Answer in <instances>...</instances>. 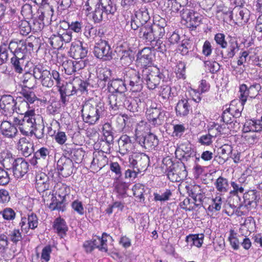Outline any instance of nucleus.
Listing matches in <instances>:
<instances>
[{
  "label": "nucleus",
  "mask_w": 262,
  "mask_h": 262,
  "mask_svg": "<svg viewBox=\"0 0 262 262\" xmlns=\"http://www.w3.org/2000/svg\"><path fill=\"white\" fill-rule=\"evenodd\" d=\"M50 150L46 147H41L37 150L35 154V157L37 159H46L49 155Z\"/></svg>",
  "instance_id": "obj_61"
},
{
  "label": "nucleus",
  "mask_w": 262,
  "mask_h": 262,
  "mask_svg": "<svg viewBox=\"0 0 262 262\" xmlns=\"http://www.w3.org/2000/svg\"><path fill=\"white\" fill-rule=\"evenodd\" d=\"M1 134L6 138L12 139L18 134L16 126L7 121L2 122L0 125Z\"/></svg>",
  "instance_id": "obj_18"
},
{
  "label": "nucleus",
  "mask_w": 262,
  "mask_h": 262,
  "mask_svg": "<svg viewBox=\"0 0 262 262\" xmlns=\"http://www.w3.org/2000/svg\"><path fill=\"white\" fill-rule=\"evenodd\" d=\"M181 22L189 28H195L200 24L198 17H182Z\"/></svg>",
  "instance_id": "obj_44"
},
{
  "label": "nucleus",
  "mask_w": 262,
  "mask_h": 262,
  "mask_svg": "<svg viewBox=\"0 0 262 262\" xmlns=\"http://www.w3.org/2000/svg\"><path fill=\"white\" fill-rule=\"evenodd\" d=\"M261 89L260 84L256 82L253 83L249 87L245 84L241 85L239 88V98H240L242 104H245L248 97L250 98H255L258 95Z\"/></svg>",
  "instance_id": "obj_8"
},
{
  "label": "nucleus",
  "mask_w": 262,
  "mask_h": 262,
  "mask_svg": "<svg viewBox=\"0 0 262 262\" xmlns=\"http://www.w3.org/2000/svg\"><path fill=\"white\" fill-rule=\"evenodd\" d=\"M243 132H262V115L260 120H247L244 123Z\"/></svg>",
  "instance_id": "obj_22"
},
{
  "label": "nucleus",
  "mask_w": 262,
  "mask_h": 262,
  "mask_svg": "<svg viewBox=\"0 0 262 262\" xmlns=\"http://www.w3.org/2000/svg\"><path fill=\"white\" fill-rule=\"evenodd\" d=\"M113 185L117 191L121 194L126 193L128 188V184L122 181L120 178H115Z\"/></svg>",
  "instance_id": "obj_39"
},
{
  "label": "nucleus",
  "mask_w": 262,
  "mask_h": 262,
  "mask_svg": "<svg viewBox=\"0 0 262 262\" xmlns=\"http://www.w3.org/2000/svg\"><path fill=\"white\" fill-rule=\"evenodd\" d=\"M81 111L83 121L90 125H94L104 115L105 108L102 103L93 104L88 102L84 104Z\"/></svg>",
  "instance_id": "obj_2"
},
{
  "label": "nucleus",
  "mask_w": 262,
  "mask_h": 262,
  "mask_svg": "<svg viewBox=\"0 0 262 262\" xmlns=\"http://www.w3.org/2000/svg\"><path fill=\"white\" fill-rule=\"evenodd\" d=\"M171 195V192L170 190L167 189L164 192L161 193H154V199L156 201L164 202L168 201Z\"/></svg>",
  "instance_id": "obj_49"
},
{
  "label": "nucleus",
  "mask_w": 262,
  "mask_h": 262,
  "mask_svg": "<svg viewBox=\"0 0 262 262\" xmlns=\"http://www.w3.org/2000/svg\"><path fill=\"white\" fill-rule=\"evenodd\" d=\"M228 239L233 249L235 250L239 249L241 242L237 237L236 234L234 233L233 231H230Z\"/></svg>",
  "instance_id": "obj_45"
},
{
  "label": "nucleus",
  "mask_w": 262,
  "mask_h": 262,
  "mask_svg": "<svg viewBox=\"0 0 262 262\" xmlns=\"http://www.w3.org/2000/svg\"><path fill=\"white\" fill-rule=\"evenodd\" d=\"M72 209L79 215H83L84 213V209L83 204L81 201L78 200L73 201L71 204Z\"/></svg>",
  "instance_id": "obj_56"
},
{
  "label": "nucleus",
  "mask_w": 262,
  "mask_h": 262,
  "mask_svg": "<svg viewBox=\"0 0 262 262\" xmlns=\"http://www.w3.org/2000/svg\"><path fill=\"white\" fill-rule=\"evenodd\" d=\"M136 159H135L133 157H130L129 159V164L132 167L133 169H135V168H137V170L139 171V167L138 166V163L139 162H142V163H141V165L142 164H144V165L142 166L143 167H145L146 166V164L148 162L149 158L148 157L144 154H141L139 155H138L136 157Z\"/></svg>",
  "instance_id": "obj_32"
},
{
  "label": "nucleus",
  "mask_w": 262,
  "mask_h": 262,
  "mask_svg": "<svg viewBox=\"0 0 262 262\" xmlns=\"http://www.w3.org/2000/svg\"><path fill=\"white\" fill-rule=\"evenodd\" d=\"M109 4H112L111 0H88L82 10V14L88 16L92 14V16H102V10Z\"/></svg>",
  "instance_id": "obj_5"
},
{
  "label": "nucleus",
  "mask_w": 262,
  "mask_h": 262,
  "mask_svg": "<svg viewBox=\"0 0 262 262\" xmlns=\"http://www.w3.org/2000/svg\"><path fill=\"white\" fill-rule=\"evenodd\" d=\"M94 53L98 58L104 60L112 58V50L110 46L105 40H100L95 46Z\"/></svg>",
  "instance_id": "obj_11"
},
{
  "label": "nucleus",
  "mask_w": 262,
  "mask_h": 262,
  "mask_svg": "<svg viewBox=\"0 0 262 262\" xmlns=\"http://www.w3.org/2000/svg\"><path fill=\"white\" fill-rule=\"evenodd\" d=\"M134 195L138 198L140 200L144 199L143 193L145 191L144 187L140 183L136 184L133 187Z\"/></svg>",
  "instance_id": "obj_48"
},
{
  "label": "nucleus",
  "mask_w": 262,
  "mask_h": 262,
  "mask_svg": "<svg viewBox=\"0 0 262 262\" xmlns=\"http://www.w3.org/2000/svg\"><path fill=\"white\" fill-rule=\"evenodd\" d=\"M8 236L4 234H0V254H4L8 247Z\"/></svg>",
  "instance_id": "obj_50"
},
{
  "label": "nucleus",
  "mask_w": 262,
  "mask_h": 262,
  "mask_svg": "<svg viewBox=\"0 0 262 262\" xmlns=\"http://www.w3.org/2000/svg\"><path fill=\"white\" fill-rule=\"evenodd\" d=\"M163 164V168L165 169L167 177L171 181L179 182L186 176L187 172L184 170L180 172L178 165L173 164L170 159L164 160Z\"/></svg>",
  "instance_id": "obj_7"
},
{
  "label": "nucleus",
  "mask_w": 262,
  "mask_h": 262,
  "mask_svg": "<svg viewBox=\"0 0 262 262\" xmlns=\"http://www.w3.org/2000/svg\"><path fill=\"white\" fill-rule=\"evenodd\" d=\"M51 46L55 49H59L63 46L61 37L60 34L52 35L49 39Z\"/></svg>",
  "instance_id": "obj_41"
},
{
  "label": "nucleus",
  "mask_w": 262,
  "mask_h": 262,
  "mask_svg": "<svg viewBox=\"0 0 262 262\" xmlns=\"http://www.w3.org/2000/svg\"><path fill=\"white\" fill-rule=\"evenodd\" d=\"M210 86V84L206 80H202L197 89L190 88L188 92L194 101L199 102L202 99L201 95L209 91Z\"/></svg>",
  "instance_id": "obj_13"
},
{
  "label": "nucleus",
  "mask_w": 262,
  "mask_h": 262,
  "mask_svg": "<svg viewBox=\"0 0 262 262\" xmlns=\"http://www.w3.org/2000/svg\"><path fill=\"white\" fill-rule=\"evenodd\" d=\"M173 89L168 85H163L161 86L160 91V95L164 99H168L170 97L174 96L173 93L172 92Z\"/></svg>",
  "instance_id": "obj_53"
},
{
  "label": "nucleus",
  "mask_w": 262,
  "mask_h": 262,
  "mask_svg": "<svg viewBox=\"0 0 262 262\" xmlns=\"http://www.w3.org/2000/svg\"><path fill=\"white\" fill-rule=\"evenodd\" d=\"M39 118V115L31 112L28 114V116H24L22 118L14 117L13 123L23 135L29 136L34 134V131L36 129L37 120Z\"/></svg>",
  "instance_id": "obj_1"
},
{
  "label": "nucleus",
  "mask_w": 262,
  "mask_h": 262,
  "mask_svg": "<svg viewBox=\"0 0 262 262\" xmlns=\"http://www.w3.org/2000/svg\"><path fill=\"white\" fill-rule=\"evenodd\" d=\"M74 164L71 159L66 157H61L57 162V169L59 174L68 177L73 173Z\"/></svg>",
  "instance_id": "obj_12"
},
{
  "label": "nucleus",
  "mask_w": 262,
  "mask_h": 262,
  "mask_svg": "<svg viewBox=\"0 0 262 262\" xmlns=\"http://www.w3.org/2000/svg\"><path fill=\"white\" fill-rule=\"evenodd\" d=\"M88 53L86 48L83 46V43L79 40L73 42L70 50L71 56L75 59H82L86 57Z\"/></svg>",
  "instance_id": "obj_16"
},
{
  "label": "nucleus",
  "mask_w": 262,
  "mask_h": 262,
  "mask_svg": "<svg viewBox=\"0 0 262 262\" xmlns=\"http://www.w3.org/2000/svg\"><path fill=\"white\" fill-rule=\"evenodd\" d=\"M16 105L15 106V112L18 114L24 116H28V114L31 112L35 113L34 108L30 106V104L27 103L25 100H22L21 98L16 100Z\"/></svg>",
  "instance_id": "obj_27"
},
{
  "label": "nucleus",
  "mask_w": 262,
  "mask_h": 262,
  "mask_svg": "<svg viewBox=\"0 0 262 262\" xmlns=\"http://www.w3.org/2000/svg\"><path fill=\"white\" fill-rule=\"evenodd\" d=\"M204 235L203 234H190L186 236V242L188 246L191 248L195 246L200 248L203 243Z\"/></svg>",
  "instance_id": "obj_31"
},
{
  "label": "nucleus",
  "mask_w": 262,
  "mask_h": 262,
  "mask_svg": "<svg viewBox=\"0 0 262 262\" xmlns=\"http://www.w3.org/2000/svg\"><path fill=\"white\" fill-rule=\"evenodd\" d=\"M9 239L14 244L21 241L23 237L21 232L19 229H13L10 231L8 234Z\"/></svg>",
  "instance_id": "obj_46"
},
{
  "label": "nucleus",
  "mask_w": 262,
  "mask_h": 262,
  "mask_svg": "<svg viewBox=\"0 0 262 262\" xmlns=\"http://www.w3.org/2000/svg\"><path fill=\"white\" fill-rule=\"evenodd\" d=\"M53 228L56 233L61 237H64L68 230L66 221L61 217H58L54 222Z\"/></svg>",
  "instance_id": "obj_29"
},
{
  "label": "nucleus",
  "mask_w": 262,
  "mask_h": 262,
  "mask_svg": "<svg viewBox=\"0 0 262 262\" xmlns=\"http://www.w3.org/2000/svg\"><path fill=\"white\" fill-rule=\"evenodd\" d=\"M53 139L59 145H63L67 141L68 137L65 132L58 130L55 133Z\"/></svg>",
  "instance_id": "obj_47"
},
{
  "label": "nucleus",
  "mask_w": 262,
  "mask_h": 262,
  "mask_svg": "<svg viewBox=\"0 0 262 262\" xmlns=\"http://www.w3.org/2000/svg\"><path fill=\"white\" fill-rule=\"evenodd\" d=\"M243 194L244 204H243L244 205L245 208L250 209L251 206L256 205V201L258 198L256 190H249L246 193L244 192Z\"/></svg>",
  "instance_id": "obj_30"
},
{
  "label": "nucleus",
  "mask_w": 262,
  "mask_h": 262,
  "mask_svg": "<svg viewBox=\"0 0 262 262\" xmlns=\"http://www.w3.org/2000/svg\"><path fill=\"white\" fill-rule=\"evenodd\" d=\"M111 76V71L107 69L100 70L98 77L99 80L104 82L110 80Z\"/></svg>",
  "instance_id": "obj_64"
},
{
  "label": "nucleus",
  "mask_w": 262,
  "mask_h": 262,
  "mask_svg": "<svg viewBox=\"0 0 262 262\" xmlns=\"http://www.w3.org/2000/svg\"><path fill=\"white\" fill-rule=\"evenodd\" d=\"M222 198L221 195H217L212 200V203L208 209L209 211H219L221 210L222 205Z\"/></svg>",
  "instance_id": "obj_43"
},
{
  "label": "nucleus",
  "mask_w": 262,
  "mask_h": 262,
  "mask_svg": "<svg viewBox=\"0 0 262 262\" xmlns=\"http://www.w3.org/2000/svg\"><path fill=\"white\" fill-rule=\"evenodd\" d=\"M149 24H150V23L149 22L147 24V25L146 26L141 29L139 36L141 38H143L144 39L149 41H152L155 39V37H154L152 28L150 27H148Z\"/></svg>",
  "instance_id": "obj_37"
},
{
  "label": "nucleus",
  "mask_w": 262,
  "mask_h": 262,
  "mask_svg": "<svg viewBox=\"0 0 262 262\" xmlns=\"http://www.w3.org/2000/svg\"><path fill=\"white\" fill-rule=\"evenodd\" d=\"M50 71L41 65L36 66L33 69V76L38 80L42 85V80L45 79Z\"/></svg>",
  "instance_id": "obj_35"
},
{
  "label": "nucleus",
  "mask_w": 262,
  "mask_h": 262,
  "mask_svg": "<svg viewBox=\"0 0 262 262\" xmlns=\"http://www.w3.org/2000/svg\"><path fill=\"white\" fill-rule=\"evenodd\" d=\"M228 132V128H226V124L219 125L217 123L213 122L210 124L208 133L214 139L218 136L227 134Z\"/></svg>",
  "instance_id": "obj_23"
},
{
  "label": "nucleus",
  "mask_w": 262,
  "mask_h": 262,
  "mask_svg": "<svg viewBox=\"0 0 262 262\" xmlns=\"http://www.w3.org/2000/svg\"><path fill=\"white\" fill-rule=\"evenodd\" d=\"M33 144L26 138L19 139L17 142V148L25 157H28L33 151Z\"/></svg>",
  "instance_id": "obj_25"
},
{
  "label": "nucleus",
  "mask_w": 262,
  "mask_h": 262,
  "mask_svg": "<svg viewBox=\"0 0 262 262\" xmlns=\"http://www.w3.org/2000/svg\"><path fill=\"white\" fill-rule=\"evenodd\" d=\"M108 84L113 89L114 91L118 94H123L126 90L124 82L121 79H114Z\"/></svg>",
  "instance_id": "obj_36"
},
{
  "label": "nucleus",
  "mask_w": 262,
  "mask_h": 262,
  "mask_svg": "<svg viewBox=\"0 0 262 262\" xmlns=\"http://www.w3.org/2000/svg\"><path fill=\"white\" fill-rule=\"evenodd\" d=\"M0 215L7 221H13L16 217L15 211L11 208L7 207L0 211Z\"/></svg>",
  "instance_id": "obj_40"
},
{
  "label": "nucleus",
  "mask_w": 262,
  "mask_h": 262,
  "mask_svg": "<svg viewBox=\"0 0 262 262\" xmlns=\"http://www.w3.org/2000/svg\"><path fill=\"white\" fill-rule=\"evenodd\" d=\"M16 100L10 95H4L0 99V111L5 116H11L15 112Z\"/></svg>",
  "instance_id": "obj_10"
},
{
  "label": "nucleus",
  "mask_w": 262,
  "mask_h": 262,
  "mask_svg": "<svg viewBox=\"0 0 262 262\" xmlns=\"http://www.w3.org/2000/svg\"><path fill=\"white\" fill-rule=\"evenodd\" d=\"M219 154L221 155L223 158H228V155L231 153L232 151V147L231 145L228 144H224L219 148Z\"/></svg>",
  "instance_id": "obj_60"
},
{
  "label": "nucleus",
  "mask_w": 262,
  "mask_h": 262,
  "mask_svg": "<svg viewBox=\"0 0 262 262\" xmlns=\"http://www.w3.org/2000/svg\"><path fill=\"white\" fill-rule=\"evenodd\" d=\"M177 77L179 79L185 78V64L183 62H179L176 69Z\"/></svg>",
  "instance_id": "obj_55"
},
{
  "label": "nucleus",
  "mask_w": 262,
  "mask_h": 262,
  "mask_svg": "<svg viewBox=\"0 0 262 262\" xmlns=\"http://www.w3.org/2000/svg\"><path fill=\"white\" fill-rule=\"evenodd\" d=\"M54 80L55 81L57 88H60L64 85V82L60 77L59 73L55 70L49 72L45 79L42 80V86L47 88H51L54 84Z\"/></svg>",
  "instance_id": "obj_17"
},
{
  "label": "nucleus",
  "mask_w": 262,
  "mask_h": 262,
  "mask_svg": "<svg viewBox=\"0 0 262 262\" xmlns=\"http://www.w3.org/2000/svg\"><path fill=\"white\" fill-rule=\"evenodd\" d=\"M152 53L149 48H144L137 54V62L138 65L144 68L152 67Z\"/></svg>",
  "instance_id": "obj_14"
},
{
  "label": "nucleus",
  "mask_w": 262,
  "mask_h": 262,
  "mask_svg": "<svg viewBox=\"0 0 262 262\" xmlns=\"http://www.w3.org/2000/svg\"><path fill=\"white\" fill-rule=\"evenodd\" d=\"M142 81L145 82L149 89L154 90L160 83L161 77L160 71L156 67L144 68L141 73Z\"/></svg>",
  "instance_id": "obj_4"
},
{
  "label": "nucleus",
  "mask_w": 262,
  "mask_h": 262,
  "mask_svg": "<svg viewBox=\"0 0 262 262\" xmlns=\"http://www.w3.org/2000/svg\"><path fill=\"white\" fill-rule=\"evenodd\" d=\"M230 185L232 189L229 192L230 198L229 202L231 205L237 206L241 201L239 194L244 193L245 191L246 178L245 177H241L237 180H232Z\"/></svg>",
  "instance_id": "obj_3"
},
{
  "label": "nucleus",
  "mask_w": 262,
  "mask_h": 262,
  "mask_svg": "<svg viewBox=\"0 0 262 262\" xmlns=\"http://www.w3.org/2000/svg\"><path fill=\"white\" fill-rule=\"evenodd\" d=\"M125 97L123 94H113L109 96L108 101L111 108L114 111L119 110L123 105Z\"/></svg>",
  "instance_id": "obj_28"
},
{
  "label": "nucleus",
  "mask_w": 262,
  "mask_h": 262,
  "mask_svg": "<svg viewBox=\"0 0 262 262\" xmlns=\"http://www.w3.org/2000/svg\"><path fill=\"white\" fill-rule=\"evenodd\" d=\"M14 156L7 150L0 153V164L7 169H11L16 161Z\"/></svg>",
  "instance_id": "obj_21"
},
{
  "label": "nucleus",
  "mask_w": 262,
  "mask_h": 262,
  "mask_svg": "<svg viewBox=\"0 0 262 262\" xmlns=\"http://www.w3.org/2000/svg\"><path fill=\"white\" fill-rule=\"evenodd\" d=\"M191 110V106L188 102V99L183 98L180 100L176 106V112L177 116H187Z\"/></svg>",
  "instance_id": "obj_24"
},
{
  "label": "nucleus",
  "mask_w": 262,
  "mask_h": 262,
  "mask_svg": "<svg viewBox=\"0 0 262 262\" xmlns=\"http://www.w3.org/2000/svg\"><path fill=\"white\" fill-rule=\"evenodd\" d=\"M108 235L103 233L101 237L95 236L91 240L85 241L83 247L86 253H90L95 248L102 252L107 251V237Z\"/></svg>",
  "instance_id": "obj_6"
},
{
  "label": "nucleus",
  "mask_w": 262,
  "mask_h": 262,
  "mask_svg": "<svg viewBox=\"0 0 262 262\" xmlns=\"http://www.w3.org/2000/svg\"><path fill=\"white\" fill-rule=\"evenodd\" d=\"M204 64L210 72L212 73H216L220 70V64L215 61H206L204 62Z\"/></svg>",
  "instance_id": "obj_62"
},
{
  "label": "nucleus",
  "mask_w": 262,
  "mask_h": 262,
  "mask_svg": "<svg viewBox=\"0 0 262 262\" xmlns=\"http://www.w3.org/2000/svg\"><path fill=\"white\" fill-rule=\"evenodd\" d=\"M77 82L78 86H77L75 83H74L73 87V90L72 92L75 93L77 91H79L81 92H83L86 90V88L88 85V83L83 80L80 79L77 80L75 82Z\"/></svg>",
  "instance_id": "obj_54"
},
{
  "label": "nucleus",
  "mask_w": 262,
  "mask_h": 262,
  "mask_svg": "<svg viewBox=\"0 0 262 262\" xmlns=\"http://www.w3.org/2000/svg\"><path fill=\"white\" fill-rule=\"evenodd\" d=\"M27 50L26 43L24 40H19L18 41V48H17L16 52L14 55L16 57H21L22 56H24Z\"/></svg>",
  "instance_id": "obj_58"
},
{
  "label": "nucleus",
  "mask_w": 262,
  "mask_h": 262,
  "mask_svg": "<svg viewBox=\"0 0 262 262\" xmlns=\"http://www.w3.org/2000/svg\"><path fill=\"white\" fill-rule=\"evenodd\" d=\"M120 152L122 155H125L132 150L134 145L130 138L126 135H122L119 140Z\"/></svg>",
  "instance_id": "obj_26"
},
{
  "label": "nucleus",
  "mask_w": 262,
  "mask_h": 262,
  "mask_svg": "<svg viewBox=\"0 0 262 262\" xmlns=\"http://www.w3.org/2000/svg\"><path fill=\"white\" fill-rule=\"evenodd\" d=\"M62 66L67 74L72 75L75 73L74 61L66 60L62 63Z\"/></svg>",
  "instance_id": "obj_52"
},
{
  "label": "nucleus",
  "mask_w": 262,
  "mask_h": 262,
  "mask_svg": "<svg viewBox=\"0 0 262 262\" xmlns=\"http://www.w3.org/2000/svg\"><path fill=\"white\" fill-rule=\"evenodd\" d=\"M11 169H12L13 175L16 178H21L28 172L29 164L23 158H17Z\"/></svg>",
  "instance_id": "obj_15"
},
{
  "label": "nucleus",
  "mask_w": 262,
  "mask_h": 262,
  "mask_svg": "<svg viewBox=\"0 0 262 262\" xmlns=\"http://www.w3.org/2000/svg\"><path fill=\"white\" fill-rule=\"evenodd\" d=\"M244 104H242L240 98L239 100H234L231 102L228 108L233 117L237 118L241 116V112L243 110Z\"/></svg>",
  "instance_id": "obj_34"
},
{
  "label": "nucleus",
  "mask_w": 262,
  "mask_h": 262,
  "mask_svg": "<svg viewBox=\"0 0 262 262\" xmlns=\"http://www.w3.org/2000/svg\"><path fill=\"white\" fill-rule=\"evenodd\" d=\"M215 187L221 194L227 192L230 188L228 180L223 177H219L214 183Z\"/></svg>",
  "instance_id": "obj_33"
},
{
  "label": "nucleus",
  "mask_w": 262,
  "mask_h": 262,
  "mask_svg": "<svg viewBox=\"0 0 262 262\" xmlns=\"http://www.w3.org/2000/svg\"><path fill=\"white\" fill-rule=\"evenodd\" d=\"M150 20V17H132L130 22L132 28L136 30L144 25L148 24Z\"/></svg>",
  "instance_id": "obj_38"
},
{
  "label": "nucleus",
  "mask_w": 262,
  "mask_h": 262,
  "mask_svg": "<svg viewBox=\"0 0 262 262\" xmlns=\"http://www.w3.org/2000/svg\"><path fill=\"white\" fill-rule=\"evenodd\" d=\"M103 135L104 137L105 141H102L101 144H103V146L106 145L107 147L106 150H110L111 148V145L113 144V136L112 135V132H110L107 133L106 132H103Z\"/></svg>",
  "instance_id": "obj_59"
},
{
  "label": "nucleus",
  "mask_w": 262,
  "mask_h": 262,
  "mask_svg": "<svg viewBox=\"0 0 262 262\" xmlns=\"http://www.w3.org/2000/svg\"><path fill=\"white\" fill-rule=\"evenodd\" d=\"M36 187L39 192L48 190L50 187L49 180H48V181H45L37 179V181H36Z\"/></svg>",
  "instance_id": "obj_57"
},
{
  "label": "nucleus",
  "mask_w": 262,
  "mask_h": 262,
  "mask_svg": "<svg viewBox=\"0 0 262 262\" xmlns=\"http://www.w3.org/2000/svg\"><path fill=\"white\" fill-rule=\"evenodd\" d=\"M137 140L142 146L148 150L155 148L158 144L157 137L152 134H148L145 137L141 138L137 137Z\"/></svg>",
  "instance_id": "obj_20"
},
{
  "label": "nucleus",
  "mask_w": 262,
  "mask_h": 262,
  "mask_svg": "<svg viewBox=\"0 0 262 262\" xmlns=\"http://www.w3.org/2000/svg\"><path fill=\"white\" fill-rule=\"evenodd\" d=\"M56 194L63 201L65 197L70 193V187L65 184H60L57 185Z\"/></svg>",
  "instance_id": "obj_42"
},
{
  "label": "nucleus",
  "mask_w": 262,
  "mask_h": 262,
  "mask_svg": "<svg viewBox=\"0 0 262 262\" xmlns=\"http://www.w3.org/2000/svg\"><path fill=\"white\" fill-rule=\"evenodd\" d=\"M38 224V219L37 215L31 213L28 215L27 217H21L19 223L22 230L34 229L37 227Z\"/></svg>",
  "instance_id": "obj_19"
},
{
  "label": "nucleus",
  "mask_w": 262,
  "mask_h": 262,
  "mask_svg": "<svg viewBox=\"0 0 262 262\" xmlns=\"http://www.w3.org/2000/svg\"><path fill=\"white\" fill-rule=\"evenodd\" d=\"M213 140L214 139L208 133L201 136L199 138V142L201 145L209 146L212 143Z\"/></svg>",
  "instance_id": "obj_63"
},
{
  "label": "nucleus",
  "mask_w": 262,
  "mask_h": 262,
  "mask_svg": "<svg viewBox=\"0 0 262 262\" xmlns=\"http://www.w3.org/2000/svg\"><path fill=\"white\" fill-rule=\"evenodd\" d=\"M147 118L152 125L158 126L163 124L166 119V112L157 107H150L146 111Z\"/></svg>",
  "instance_id": "obj_9"
},
{
  "label": "nucleus",
  "mask_w": 262,
  "mask_h": 262,
  "mask_svg": "<svg viewBox=\"0 0 262 262\" xmlns=\"http://www.w3.org/2000/svg\"><path fill=\"white\" fill-rule=\"evenodd\" d=\"M22 95L24 97V99L22 100H25L28 104H32L36 100V97L34 92L30 91L24 90Z\"/></svg>",
  "instance_id": "obj_51"
}]
</instances>
